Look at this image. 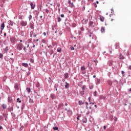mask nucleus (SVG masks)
Masks as SVG:
<instances>
[{"instance_id":"obj_26","label":"nucleus","mask_w":131,"mask_h":131,"mask_svg":"<svg viewBox=\"0 0 131 131\" xmlns=\"http://www.w3.org/2000/svg\"><path fill=\"white\" fill-rule=\"evenodd\" d=\"M96 84H100V79H96Z\"/></svg>"},{"instance_id":"obj_64","label":"nucleus","mask_w":131,"mask_h":131,"mask_svg":"<svg viewBox=\"0 0 131 131\" xmlns=\"http://www.w3.org/2000/svg\"><path fill=\"white\" fill-rule=\"evenodd\" d=\"M128 69L129 70H131V65L129 66L128 68Z\"/></svg>"},{"instance_id":"obj_47","label":"nucleus","mask_w":131,"mask_h":131,"mask_svg":"<svg viewBox=\"0 0 131 131\" xmlns=\"http://www.w3.org/2000/svg\"><path fill=\"white\" fill-rule=\"evenodd\" d=\"M41 41L42 42H43V43H46L47 42V40H46L45 39H42Z\"/></svg>"},{"instance_id":"obj_17","label":"nucleus","mask_w":131,"mask_h":131,"mask_svg":"<svg viewBox=\"0 0 131 131\" xmlns=\"http://www.w3.org/2000/svg\"><path fill=\"white\" fill-rule=\"evenodd\" d=\"M4 28H5V23H3L1 24V30H4Z\"/></svg>"},{"instance_id":"obj_46","label":"nucleus","mask_w":131,"mask_h":131,"mask_svg":"<svg viewBox=\"0 0 131 131\" xmlns=\"http://www.w3.org/2000/svg\"><path fill=\"white\" fill-rule=\"evenodd\" d=\"M53 129H54V130H58V127H54Z\"/></svg>"},{"instance_id":"obj_49","label":"nucleus","mask_w":131,"mask_h":131,"mask_svg":"<svg viewBox=\"0 0 131 131\" xmlns=\"http://www.w3.org/2000/svg\"><path fill=\"white\" fill-rule=\"evenodd\" d=\"M17 102L18 103H21V100H20V98H17Z\"/></svg>"},{"instance_id":"obj_19","label":"nucleus","mask_w":131,"mask_h":131,"mask_svg":"<svg viewBox=\"0 0 131 131\" xmlns=\"http://www.w3.org/2000/svg\"><path fill=\"white\" fill-rule=\"evenodd\" d=\"M100 31H101V32L102 33H105V27H102L101 28Z\"/></svg>"},{"instance_id":"obj_40","label":"nucleus","mask_w":131,"mask_h":131,"mask_svg":"<svg viewBox=\"0 0 131 131\" xmlns=\"http://www.w3.org/2000/svg\"><path fill=\"white\" fill-rule=\"evenodd\" d=\"M94 63H95V66H97V64H98V60H93Z\"/></svg>"},{"instance_id":"obj_21","label":"nucleus","mask_w":131,"mask_h":131,"mask_svg":"<svg viewBox=\"0 0 131 131\" xmlns=\"http://www.w3.org/2000/svg\"><path fill=\"white\" fill-rule=\"evenodd\" d=\"M87 121H88V120L86 119V117H84V118H83V119H82V122H83L84 123H86Z\"/></svg>"},{"instance_id":"obj_31","label":"nucleus","mask_w":131,"mask_h":131,"mask_svg":"<svg viewBox=\"0 0 131 131\" xmlns=\"http://www.w3.org/2000/svg\"><path fill=\"white\" fill-rule=\"evenodd\" d=\"M11 114L12 118H15V117H16V114H14V113L12 112L11 113Z\"/></svg>"},{"instance_id":"obj_35","label":"nucleus","mask_w":131,"mask_h":131,"mask_svg":"<svg viewBox=\"0 0 131 131\" xmlns=\"http://www.w3.org/2000/svg\"><path fill=\"white\" fill-rule=\"evenodd\" d=\"M28 19L29 21L31 20V19H32V15L31 14L29 15Z\"/></svg>"},{"instance_id":"obj_55","label":"nucleus","mask_w":131,"mask_h":131,"mask_svg":"<svg viewBox=\"0 0 131 131\" xmlns=\"http://www.w3.org/2000/svg\"><path fill=\"white\" fill-rule=\"evenodd\" d=\"M45 11H46V13H47V14L49 13V12H50V10H49V9H46Z\"/></svg>"},{"instance_id":"obj_9","label":"nucleus","mask_w":131,"mask_h":131,"mask_svg":"<svg viewBox=\"0 0 131 131\" xmlns=\"http://www.w3.org/2000/svg\"><path fill=\"white\" fill-rule=\"evenodd\" d=\"M89 26H90V27H95V25H94V22L92 21H90L89 22Z\"/></svg>"},{"instance_id":"obj_32","label":"nucleus","mask_w":131,"mask_h":131,"mask_svg":"<svg viewBox=\"0 0 131 131\" xmlns=\"http://www.w3.org/2000/svg\"><path fill=\"white\" fill-rule=\"evenodd\" d=\"M105 98H106V97H105V96H103V95H101V96H100V100H104V99H105Z\"/></svg>"},{"instance_id":"obj_29","label":"nucleus","mask_w":131,"mask_h":131,"mask_svg":"<svg viewBox=\"0 0 131 131\" xmlns=\"http://www.w3.org/2000/svg\"><path fill=\"white\" fill-rule=\"evenodd\" d=\"M68 77H69V73H66L64 74V78L67 79V78H68Z\"/></svg>"},{"instance_id":"obj_48","label":"nucleus","mask_w":131,"mask_h":131,"mask_svg":"<svg viewBox=\"0 0 131 131\" xmlns=\"http://www.w3.org/2000/svg\"><path fill=\"white\" fill-rule=\"evenodd\" d=\"M72 27H76V24L75 23H73L72 24Z\"/></svg>"},{"instance_id":"obj_12","label":"nucleus","mask_w":131,"mask_h":131,"mask_svg":"<svg viewBox=\"0 0 131 131\" xmlns=\"http://www.w3.org/2000/svg\"><path fill=\"white\" fill-rule=\"evenodd\" d=\"M8 110L9 112H12V111L14 110V107H13V106L9 107Z\"/></svg>"},{"instance_id":"obj_20","label":"nucleus","mask_w":131,"mask_h":131,"mask_svg":"<svg viewBox=\"0 0 131 131\" xmlns=\"http://www.w3.org/2000/svg\"><path fill=\"white\" fill-rule=\"evenodd\" d=\"M100 20L101 22H104L105 20V17L104 16H100Z\"/></svg>"},{"instance_id":"obj_30","label":"nucleus","mask_w":131,"mask_h":131,"mask_svg":"<svg viewBox=\"0 0 131 131\" xmlns=\"http://www.w3.org/2000/svg\"><path fill=\"white\" fill-rule=\"evenodd\" d=\"M107 83H108V85H112V81L108 80L107 81Z\"/></svg>"},{"instance_id":"obj_16","label":"nucleus","mask_w":131,"mask_h":131,"mask_svg":"<svg viewBox=\"0 0 131 131\" xmlns=\"http://www.w3.org/2000/svg\"><path fill=\"white\" fill-rule=\"evenodd\" d=\"M58 88H59V84L58 83H56L54 85V89H55V91H58Z\"/></svg>"},{"instance_id":"obj_36","label":"nucleus","mask_w":131,"mask_h":131,"mask_svg":"<svg viewBox=\"0 0 131 131\" xmlns=\"http://www.w3.org/2000/svg\"><path fill=\"white\" fill-rule=\"evenodd\" d=\"M63 103H60L59 105H58V109H60V108H61V107H63Z\"/></svg>"},{"instance_id":"obj_18","label":"nucleus","mask_w":131,"mask_h":131,"mask_svg":"<svg viewBox=\"0 0 131 131\" xmlns=\"http://www.w3.org/2000/svg\"><path fill=\"white\" fill-rule=\"evenodd\" d=\"M30 28H31V29H34V23H32L30 25Z\"/></svg>"},{"instance_id":"obj_28","label":"nucleus","mask_w":131,"mask_h":131,"mask_svg":"<svg viewBox=\"0 0 131 131\" xmlns=\"http://www.w3.org/2000/svg\"><path fill=\"white\" fill-rule=\"evenodd\" d=\"M2 107L3 108V109L4 110H5V109H6L7 108V104H3Z\"/></svg>"},{"instance_id":"obj_3","label":"nucleus","mask_w":131,"mask_h":131,"mask_svg":"<svg viewBox=\"0 0 131 131\" xmlns=\"http://www.w3.org/2000/svg\"><path fill=\"white\" fill-rule=\"evenodd\" d=\"M30 6H31V9L32 10H34L35 8V3H34V2H30Z\"/></svg>"},{"instance_id":"obj_60","label":"nucleus","mask_w":131,"mask_h":131,"mask_svg":"<svg viewBox=\"0 0 131 131\" xmlns=\"http://www.w3.org/2000/svg\"><path fill=\"white\" fill-rule=\"evenodd\" d=\"M70 49L71 50V51H74V47H70Z\"/></svg>"},{"instance_id":"obj_45","label":"nucleus","mask_w":131,"mask_h":131,"mask_svg":"<svg viewBox=\"0 0 131 131\" xmlns=\"http://www.w3.org/2000/svg\"><path fill=\"white\" fill-rule=\"evenodd\" d=\"M80 94L82 95V96H83V95H84V91H82L80 92Z\"/></svg>"},{"instance_id":"obj_52","label":"nucleus","mask_w":131,"mask_h":131,"mask_svg":"<svg viewBox=\"0 0 131 131\" xmlns=\"http://www.w3.org/2000/svg\"><path fill=\"white\" fill-rule=\"evenodd\" d=\"M80 30L81 31H84V28H83V27L80 28Z\"/></svg>"},{"instance_id":"obj_27","label":"nucleus","mask_w":131,"mask_h":131,"mask_svg":"<svg viewBox=\"0 0 131 131\" xmlns=\"http://www.w3.org/2000/svg\"><path fill=\"white\" fill-rule=\"evenodd\" d=\"M26 90L28 94H30V92H31V89L30 88H27Z\"/></svg>"},{"instance_id":"obj_5","label":"nucleus","mask_w":131,"mask_h":131,"mask_svg":"<svg viewBox=\"0 0 131 131\" xmlns=\"http://www.w3.org/2000/svg\"><path fill=\"white\" fill-rule=\"evenodd\" d=\"M30 36L31 37H32V36L34 37H36V34L34 33L33 31H32L30 32Z\"/></svg>"},{"instance_id":"obj_41","label":"nucleus","mask_w":131,"mask_h":131,"mask_svg":"<svg viewBox=\"0 0 131 131\" xmlns=\"http://www.w3.org/2000/svg\"><path fill=\"white\" fill-rule=\"evenodd\" d=\"M36 88H39V86H40L39 82H37L36 83Z\"/></svg>"},{"instance_id":"obj_38","label":"nucleus","mask_w":131,"mask_h":131,"mask_svg":"<svg viewBox=\"0 0 131 131\" xmlns=\"http://www.w3.org/2000/svg\"><path fill=\"white\" fill-rule=\"evenodd\" d=\"M9 47H7L6 48H5L4 49V51H5V52L6 53H8V49Z\"/></svg>"},{"instance_id":"obj_22","label":"nucleus","mask_w":131,"mask_h":131,"mask_svg":"<svg viewBox=\"0 0 131 131\" xmlns=\"http://www.w3.org/2000/svg\"><path fill=\"white\" fill-rule=\"evenodd\" d=\"M8 102H9V103H12V101H13V99L11 97H8Z\"/></svg>"},{"instance_id":"obj_2","label":"nucleus","mask_w":131,"mask_h":131,"mask_svg":"<svg viewBox=\"0 0 131 131\" xmlns=\"http://www.w3.org/2000/svg\"><path fill=\"white\" fill-rule=\"evenodd\" d=\"M87 35H89V37H92L94 34V32L90 29H87Z\"/></svg>"},{"instance_id":"obj_7","label":"nucleus","mask_w":131,"mask_h":131,"mask_svg":"<svg viewBox=\"0 0 131 131\" xmlns=\"http://www.w3.org/2000/svg\"><path fill=\"white\" fill-rule=\"evenodd\" d=\"M14 89L15 90H17V91H19V90H20V88H19V85L17 83L15 84Z\"/></svg>"},{"instance_id":"obj_14","label":"nucleus","mask_w":131,"mask_h":131,"mask_svg":"<svg viewBox=\"0 0 131 131\" xmlns=\"http://www.w3.org/2000/svg\"><path fill=\"white\" fill-rule=\"evenodd\" d=\"M119 59H120V60H124V56L122 55V54H120L119 56Z\"/></svg>"},{"instance_id":"obj_43","label":"nucleus","mask_w":131,"mask_h":131,"mask_svg":"<svg viewBox=\"0 0 131 131\" xmlns=\"http://www.w3.org/2000/svg\"><path fill=\"white\" fill-rule=\"evenodd\" d=\"M57 22H61V17H57Z\"/></svg>"},{"instance_id":"obj_62","label":"nucleus","mask_w":131,"mask_h":131,"mask_svg":"<svg viewBox=\"0 0 131 131\" xmlns=\"http://www.w3.org/2000/svg\"><path fill=\"white\" fill-rule=\"evenodd\" d=\"M81 34H82L81 31H78V34H79V35H81Z\"/></svg>"},{"instance_id":"obj_50","label":"nucleus","mask_w":131,"mask_h":131,"mask_svg":"<svg viewBox=\"0 0 131 131\" xmlns=\"http://www.w3.org/2000/svg\"><path fill=\"white\" fill-rule=\"evenodd\" d=\"M4 120V117L3 116H0V121Z\"/></svg>"},{"instance_id":"obj_44","label":"nucleus","mask_w":131,"mask_h":131,"mask_svg":"<svg viewBox=\"0 0 131 131\" xmlns=\"http://www.w3.org/2000/svg\"><path fill=\"white\" fill-rule=\"evenodd\" d=\"M0 58L1 59H3V58H4V55L3 53H0Z\"/></svg>"},{"instance_id":"obj_59","label":"nucleus","mask_w":131,"mask_h":131,"mask_svg":"<svg viewBox=\"0 0 131 131\" xmlns=\"http://www.w3.org/2000/svg\"><path fill=\"white\" fill-rule=\"evenodd\" d=\"M56 45H57V43H56V42H52V46H53V47L55 46H56Z\"/></svg>"},{"instance_id":"obj_6","label":"nucleus","mask_w":131,"mask_h":131,"mask_svg":"<svg viewBox=\"0 0 131 131\" xmlns=\"http://www.w3.org/2000/svg\"><path fill=\"white\" fill-rule=\"evenodd\" d=\"M57 28H58V25L57 24L54 25L53 26H52V30L55 31V30H56Z\"/></svg>"},{"instance_id":"obj_8","label":"nucleus","mask_w":131,"mask_h":131,"mask_svg":"<svg viewBox=\"0 0 131 131\" xmlns=\"http://www.w3.org/2000/svg\"><path fill=\"white\" fill-rule=\"evenodd\" d=\"M10 41L12 43H15V41H16V38L15 37H12L10 39Z\"/></svg>"},{"instance_id":"obj_24","label":"nucleus","mask_w":131,"mask_h":131,"mask_svg":"<svg viewBox=\"0 0 131 131\" xmlns=\"http://www.w3.org/2000/svg\"><path fill=\"white\" fill-rule=\"evenodd\" d=\"M70 8H73L74 7V5L73 4V3H71V2H70V3H68Z\"/></svg>"},{"instance_id":"obj_4","label":"nucleus","mask_w":131,"mask_h":131,"mask_svg":"<svg viewBox=\"0 0 131 131\" xmlns=\"http://www.w3.org/2000/svg\"><path fill=\"white\" fill-rule=\"evenodd\" d=\"M20 25L21 26H24V27L26 26L27 25V21H21Z\"/></svg>"},{"instance_id":"obj_10","label":"nucleus","mask_w":131,"mask_h":131,"mask_svg":"<svg viewBox=\"0 0 131 131\" xmlns=\"http://www.w3.org/2000/svg\"><path fill=\"white\" fill-rule=\"evenodd\" d=\"M55 94L52 93L50 94V98L51 99H52V100H55Z\"/></svg>"},{"instance_id":"obj_15","label":"nucleus","mask_w":131,"mask_h":131,"mask_svg":"<svg viewBox=\"0 0 131 131\" xmlns=\"http://www.w3.org/2000/svg\"><path fill=\"white\" fill-rule=\"evenodd\" d=\"M21 66L24 67H25L26 68H27L28 67V63H22Z\"/></svg>"},{"instance_id":"obj_58","label":"nucleus","mask_w":131,"mask_h":131,"mask_svg":"<svg viewBox=\"0 0 131 131\" xmlns=\"http://www.w3.org/2000/svg\"><path fill=\"white\" fill-rule=\"evenodd\" d=\"M121 73H122V76H124V74L125 73L124 72V71H121Z\"/></svg>"},{"instance_id":"obj_33","label":"nucleus","mask_w":131,"mask_h":131,"mask_svg":"<svg viewBox=\"0 0 131 131\" xmlns=\"http://www.w3.org/2000/svg\"><path fill=\"white\" fill-rule=\"evenodd\" d=\"M57 51L58 53H61V52L62 51V49H61L60 48H58Z\"/></svg>"},{"instance_id":"obj_57","label":"nucleus","mask_w":131,"mask_h":131,"mask_svg":"<svg viewBox=\"0 0 131 131\" xmlns=\"http://www.w3.org/2000/svg\"><path fill=\"white\" fill-rule=\"evenodd\" d=\"M115 47H116V49H118V47H119V46H118V44H117V43H116Z\"/></svg>"},{"instance_id":"obj_37","label":"nucleus","mask_w":131,"mask_h":131,"mask_svg":"<svg viewBox=\"0 0 131 131\" xmlns=\"http://www.w3.org/2000/svg\"><path fill=\"white\" fill-rule=\"evenodd\" d=\"M81 71H84L85 70V67L84 66L81 67Z\"/></svg>"},{"instance_id":"obj_42","label":"nucleus","mask_w":131,"mask_h":131,"mask_svg":"<svg viewBox=\"0 0 131 131\" xmlns=\"http://www.w3.org/2000/svg\"><path fill=\"white\" fill-rule=\"evenodd\" d=\"M97 94H98V92L97 91H95L94 92L93 95L95 97L97 96Z\"/></svg>"},{"instance_id":"obj_11","label":"nucleus","mask_w":131,"mask_h":131,"mask_svg":"<svg viewBox=\"0 0 131 131\" xmlns=\"http://www.w3.org/2000/svg\"><path fill=\"white\" fill-rule=\"evenodd\" d=\"M107 65H108V66H112L113 65V61L112 60H109L107 62Z\"/></svg>"},{"instance_id":"obj_13","label":"nucleus","mask_w":131,"mask_h":131,"mask_svg":"<svg viewBox=\"0 0 131 131\" xmlns=\"http://www.w3.org/2000/svg\"><path fill=\"white\" fill-rule=\"evenodd\" d=\"M8 24L9 25H10V26H13V25H14V22L12 21V20H9Z\"/></svg>"},{"instance_id":"obj_53","label":"nucleus","mask_w":131,"mask_h":131,"mask_svg":"<svg viewBox=\"0 0 131 131\" xmlns=\"http://www.w3.org/2000/svg\"><path fill=\"white\" fill-rule=\"evenodd\" d=\"M30 61L31 63H33V62H34V60L32 58H30Z\"/></svg>"},{"instance_id":"obj_63","label":"nucleus","mask_w":131,"mask_h":131,"mask_svg":"<svg viewBox=\"0 0 131 131\" xmlns=\"http://www.w3.org/2000/svg\"><path fill=\"white\" fill-rule=\"evenodd\" d=\"M117 119H118L117 117H114V120H115V121H117Z\"/></svg>"},{"instance_id":"obj_1","label":"nucleus","mask_w":131,"mask_h":131,"mask_svg":"<svg viewBox=\"0 0 131 131\" xmlns=\"http://www.w3.org/2000/svg\"><path fill=\"white\" fill-rule=\"evenodd\" d=\"M16 50H17V51H22V50L23 49L24 51H25V52H26V53L27 51L26 47H24V45H23V44L22 43H17L16 46Z\"/></svg>"},{"instance_id":"obj_56","label":"nucleus","mask_w":131,"mask_h":131,"mask_svg":"<svg viewBox=\"0 0 131 131\" xmlns=\"http://www.w3.org/2000/svg\"><path fill=\"white\" fill-rule=\"evenodd\" d=\"M82 91H85V85H83L82 86Z\"/></svg>"},{"instance_id":"obj_25","label":"nucleus","mask_w":131,"mask_h":131,"mask_svg":"<svg viewBox=\"0 0 131 131\" xmlns=\"http://www.w3.org/2000/svg\"><path fill=\"white\" fill-rule=\"evenodd\" d=\"M9 62L10 64H13V63H14V58H10L9 59Z\"/></svg>"},{"instance_id":"obj_23","label":"nucleus","mask_w":131,"mask_h":131,"mask_svg":"<svg viewBox=\"0 0 131 131\" xmlns=\"http://www.w3.org/2000/svg\"><path fill=\"white\" fill-rule=\"evenodd\" d=\"M69 83H67V82H66V85H65V89H69Z\"/></svg>"},{"instance_id":"obj_51","label":"nucleus","mask_w":131,"mask_h":131,"mask_svg":"<svg viewBox=\"0 0 131 131\" xmlns=\"http://www.w3.org/2000/svg\"><path fill=\"white\" fill-rule=\"evenodd\" d=\"M25 107V104H23L21 106V110H23Z\"/></svg>"},{"instance_id":"obj_39","label":"nucleus","mask_w":131,"mask_h":131,"mask_svg":"<svg viewBox=\"0 0 131 131\" xmlns=\"http://www.w3.org/2000/svg\"><path fill=\"white\" fill-rule=\"evenodd\" d=\"M35 12H36V15L37 16L38 15H39V12H38L37 10H35Z\"/></svg>"},{"instance_id":"obj_54","label":"nucleus","mask_w":131,"mask_h":131,"mask_svg":"<svg viewBox=\"0 0 131 131\" xmlns=\"http://www.w3.org/2000/svg\"><path fill=\"white\" fill-rule=\"evenodd\" d=\"M29 103H33V100L31 99V98H30L29 99Z\"/></svg>"},{"instance_id":"obj_61","label":"nucleus","mask_w":131,"mask_h":131,"mask_svg":"<svg viewBox=\"0 0 131 131\" xmlns=\"http://www.w3.org/2000/svg\"><path fill=\"white\" fill-rule=\"evenodd\" d=\"M22 17H23L22 15H19L18 16V18H19V19H22Z\"/></svg>"},{"instance_id":"obj_34","label":"nucleus","mask_w":131,"mask_h":131,"mask_svg":"<svg viewBox=\"0 0 131 131\" xmlns=\"http://www.w3.org/2000/svg\"><path fill=\"white\" fill-rule=\"evenodd\" d=\"M83 104H84V103L83 102H82V101H79V105H83Z\"/></svg>"}]
</instances>
